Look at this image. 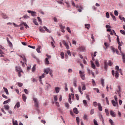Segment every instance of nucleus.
Wrapping results in <instances>:
<instances>
[{"mask_svg": "<svg viewBox=\"0 0 125 125\" xmlns=\"http://www.w3.org/2000/svg\"><path fill=\"white\" fill-rule=\"evenodd\" d=\"M79 74H80V76L81 77V78L82 80H85V75L84 74V72L82 71L81 70H80L79 71Z\"/></svg>", "mask_w": 125, "mask_h": 125, "instance_id": "1", "label": "nucleus"}, {"mask_svg": "<svg viewBox=\"0 0 125 125\" xmlns=\"http://www.w3.org/2000/svg\"><path fill=\"white\" fill-rule=\"evenodd\" d=\"M71 98H72V99H73L74 94H69L68 101H69L70 104H72V99Z\"/></svg>", "mask_w": 125, "mask_h": 125, "instance_id": "2", "label": "nucleus"}, {"mask_svg": "<svg viewBox=\"0 0 125 125\" xmlns=\"http://www.w3.org/2000/svg\"><path fill=\"white\" fill-rule=\"evenodd\" d=\"M33 101H34L35 107L39 108V102H38V99L36 98H34Z\"/></svg>", "mask_w": 125, "mask_h": 125, "instance_id": "3", "label": "nucleus"}, {"mask_svg": "<svg viewBox=\"0 0 125 125\" xmlns=\"http://www.w3.org/2000/svg\"><path fill=\"white\" fill-rule=\"evenodd\" d=\"M78 50H79V51L83 52L85 51V47L84 46H81L78 48Z\"/></svg>", "mask_w": 125, "mask_h": 125, "instance_id": "4", "label": "nucleus"}, {"mask_svg": "<svg viewBox=\"0 0 125 125\" xmlns=\"http://www.w3.org/2000/svg\"><path fill=\"white\" fill-rule=\"evenodd\" d=\"M27 12L28 13H30L31 14V16H33V17H35V16H36V14H37V13L35 11L28 10V11H27Z\"/></svg>", "mask_w": 125, "mask_h": 125, "instance_id": "5", "label": "nucleus"}, {"mask_svg": "<svg viewBox=\"0 0 125 125\" xmlns=\"http://www.w3.org/2000/svg\"><path fill=\"white\" fill-rule=\"evenodd\" d=\"M15 70L16 72H22V69H21V67L20 66H15Z\"/></svg>", "mask_w": 125, "mask_h": 125, "instance_id": "6", "label": "nucleus"}, {"mask_svg": "<svg viewBox=\"0 0 125 125\" xmlns=\"http://www.w3.org/2000/svg\"><path fill=\"white\" fill-rule=\"evenodd\" d=\"M121 56L122 57L123 62L125 63V54L123 52H121Z\"/></svg>", "mask_w": 125, "mask_h": 125, "instance_id": "7", "label": "nucleus"}, {"mask_svg": "<svg viewBox=\"0 0 125 125\" xmlns=\"http://www.w3.org/2000/svg\"><path fill=\"white\" fill-rule=\"evenodd\" d=\"M62 43L65 46L66 49H69L70 47H69V45H68V43L66 42L65 41H62Z\"/></svg>", "mask_w": 125, "mask_h": 125, "instance_id": "8", "label": "nucleus"}, {"mask_svg": "<svg viewBox=\"0 0 125 125\" xmlns=\"http://www.w3.org/2000/svg\"><path fill=\"white\" fill-rule=\"evenodd\" d=\"M111 103L114 107H116V106H118V102H115V101L112 100Z\"/></svg>", "mask_w": 125, "mask_h": 125, "instance_id": "9", "label": "nucleus"}, {"mask_svg": "<svg viewBox=\"0 0 125 125\" xmlns=\"http://www.w3.org/2000/svg\"><path fill=\"white\" fill-rule=\"evenodd\" d=\"M22 98L23 101L24 102H26V100L27 99V97L26 96V95L25 94H22Z\"/></svg>", "mask_w": 125, "mask_h": 125, "instance_id": "10", "label": "nucleus"}, {"mask_svg": "<svg viewBox=\"0 0 125 125\" xmlns=\"http://www.w3.org/2000/svg\"><path fill=\"white\" fill-rule=\"evenodd\" d=\"M1 16L2 18H3V19H8V16H7V15H6L4 13H2Z\"/></svg>", "mask_w": 125, "mask_h": 125, "instance_id": "11", "label": "nucleus"}, {"mask_svg": "<svg viewBox=\"0 0 125 125\" xmlns=\"http://www.w3.org/2000/svg\"><path fill=\"white\" fill-rule=\"evenodd\" d=\"M60 27L61 29V31L62 33H65V30H64V29H65V26H63V25H62V24L60 25Z\"/></svg>", "mask_w": 125, "mask_h": 125, "instance_id": "12", "label": "nucleus"}, {"mask_svg": "<svg viewBox=\"0 0 125 125\" xmlns=\"http://www.w3.org/2000/svg\"><path fill=\"white\" fill-rule=\"evenodd\" d=\"M104 70H105V71H107V70L108 69V64H107V62L106 61L104 62Z\"/></svg>", "mask_w": 125, "mask_h": 125, "instance_id": "13", "label": "nucleus"}, {"mask_svg": "<svg viewBox=\"0 0 125 125\" xmlns=\"http://www.w3.org/2000/svg\"><path fill=\"white\" fill-rule=\"evenodd\" d=\"M110 115L112 116L113 118H115L116 117V114L115 113V112L111 110L110 111Z\"/></svg>", "mask_w": 125, "mask_h": 125, "instance_id": "14", "label": "nucleus"}, {"mask_svg": "<svg viewBox=\"0 0 125 125\" xmlns=\"http://www.w3.org/2000/svg\"><path fill=\"white\" fill-rule=\"evenodd\" d=\"M98 109L99 110V111L101 112L103 110L102 106H101V104L100 103H98Z\"/></svg>", "mask_w": 125, "mask_h": 125, "instance_id": "15", "label": "nucleus"}, {"mask_svg": "<svg viewBox=\"0 0 125 125\" xmlns=\"http://www.w3.org/2000/svg\"><path fill=\"white\" fill-rule=\"evenodd\" d=\"M49 71H50V69L49 68H46L44 70V73L47 75L49 73Z\"/></svg>", "mask_w": 125, "mask_h": 125, "instance_id": "16", "label": "nucleus"}, {"mask_svg": "<svg viewBox=\"0 0 125 125\" xmlns=\"http://www.w3.org/2000/svg\"><path fill=\"white\" fill-rule=\"evenodd\" d=\"M73 112L76 114H79V110H78V108L75 107L73 108Z\"/></svg>", "mask_w": 125, "mask_h": 125, "instance_id": "17", "label": "nucleus"}, {"mask_svg": "<svg viewBox=\"0 0 125 125\" xmlns=\"http://www.w3.org/2000/svg\"><path fill=\"white\" fill-rule=\"evenodd\" d=\"M88 72L89 74H91V75L93 76V77L94 78H95V76L94 75V73L92 71H91L89 69H88Z\"/></svg>", "mask_w": 125, "mask_h": 125, "instance_id": "18", "label": "nucleus"}, {"mask_svg": "<svg viewBox=\"0 0 125 125\" xmlns=\"http://www.w3.org/2000/svg\"><path fill=\"white\" fill-rule=\"evenodd\" d=\"M55 90L56 93H59V91H60V88H59V87H55Z\"/></svg>", "mask_w": 125, "mask_h": 125, "instance_id": "19", "label": "nucleus"}, {"mask_svg": "<svg viewBox=\"0 0 125 125\" xmlns=\"http://www.w3.org/2000/svg\"><path fill=\"white\" fill-rule=\"evenodd\" d=\"M21 58H22L23 61H24V62H25V64H26V62H27V60L26 59V57H25V56L22 55V56H21Z\"/></svg>", "mask_w": 125, "mask_h": 125, "instance_id": "20", "label": "nucleus"}, {"mask_svg": "<svg viewBox=\"0 0 125 125\" xmlns=\"http://www.w3.org/2000/svg\"><path fill=\"white\" fill-rule=\"evenodd\" d=\"M45 77V74L43 73L41 76L39 77L40 79V82L42 81V79H43Z\"/></svg>", "mask_w": 125, "mask_h": 125, "instance_id": "21", "label": "nucleus"}, {"mask_svg": "<svg viewBox=\"0 0 125 125\" xmlns=\"http://www.w3.org/2000/svg\"><path fill=\"white\" fill-rule=\"evenodd\" d=\"M76 7H77V8H79L78 9L79 12H81L82 11V9H83V7H82L81 6L77 5V6H76Z\"/></svg>", "mask_w": 125, "mask_h": 125, "instance_id": "22", "label": "nucleus"}, {"mask_svg": "<svg viewBox=\"0 0 125 125\" xmlns=\"http://www.w3.org/2000/svg\"><path fill=\"white\" fill-rule=\"evenodd\" d=\"M110 16H111V17L113 19V20H114V21H117V19H116V17L114 15V14L111 13L110 14Z\"/></svg>", "mask_w": 125, "mask_h": 125, "instance_id": "23", "label": "nucleus"}, {"mask_svg": "<svg viewBox=\"0 0 125 125\" xmlns=\"http://www.w3.org/2000/svg\"><path fill=\"white\" fill-rule=\"evenodd\" d=\"M84 26H85V28H86V29H87V30H89V28H90V24H85L84 25Z\"/></svg>", "mask_w": 125, "mask_h": 125, "instance_id": "24", "label": "nucleus"}, {"mask_svg": "<svg viewBox=\"0 0 125 125\" xmlns=\"http://www.w3.org/2000/svg\"><path fill=\"white\" fill-rule=\"evenodd\" d=\"M95 64L97 66V67H100V64H99V62H98V60H96L95 62Z\"/></svg>", "mask_w": 125, "mask_h": 125, "instance_id": "25", "label": "nucleus"}, {"mask_svg": "<svg viewBox=\"0 0 125 125\" xmlns=\"http://www.w3.org/2000/svg\"><path fill=\"white\" fill-rule=\"evenodd\" d=\"M43 28L44 29L45 31H46L47 33H51V31H50L49 29H47V27H46V26H43Z\"/></svg>", "mask_w": 125, "mask_h": 125, "instance_id": "26", "label": "nucleus"}, {"mask_svg": "<svg viewBox=\"0 0 125 125\" xmlns=\"http://www.w3.org/2000/svg\"><path fill=\"white\" fill-rule=\"evenodd\" d=\"M115 77L116 79L119 78V72H118V71H115Z\"/></svg>", "mask_w": 125, "mask_h": 125, "instance_id": "27", "label": "nucleus"}, {"mask_svg": "<svg viewBox=\"0 0 125 125\" xmlns=\"http://www.w3.org/2000/svg\"><path fill=\"white\" fill-rule=\"evenodd\" d=\"M12 122L13 125H18V122H17V121H14V119H13Z\"/></svg>", "mask_w": 125, "mask_h": 125, "instance_id": "28", "label": "nucleus"}, {"mask_svg": "<svg viewBox=\"0 0 125 125\" xmlns=\"http://www.w3.org/2000/svg\"><path fill=\"white\" fill-rule=\"evenodd\" d=\"M91 65L93 69H95V64H94V63L92 61L91 62Z\"/></svg>", "mask_w": 125, "mask_h": 125, "instance_id": "29", "label": "nucleus"}, {"mask_svg": "<svg viewBox=\"0 0 125 125\" xmlns=\"http://www.w3.org/2000/svg\"><path fill=\"white\" fill-rule=\"evenodd\" d=\"M3 88L4 89V91H5V92L6 93V94H7V95H8L9 93H8V90L7 89V88L4 87Z\"/></svg>", "mask_w": 125, "mask_h": 125, "instance_id": "30", "label": "nucleus"}, {"mask_svg": "<svg viewBox=\"0 0 125 125\" xmlns=\"http://www.w3.org/2000/svg\"><path fill=\"white\" fill-rule=\"evenodd\" d=\"M36 50L38 53H41V46H38Z\"/></svg>", "mask_w": 125, "mask_h": 125, "instance_id": "31", "label": "nucleus"}, {"mask_svg": "<svg viewBox=\"0 0 125 125\" xmlns=\"http://www.w3.org/2000/svg\"><path fill=\"white\" fill-rule=\"evenodd\" d=\"M4 107L5 110H9L10 107H9V105H4Z\"/></svg>", "mask_w": 125, "mask_h": 125, "instance_id": "32", "label": "nucleus"}, {"mask_svg": "<svg viewBox=\"0 0 125 125\" xmlns=\"http://www.w3.org/2000/svg\"><path fill=\"white\" fill-rule=\"evenodd\" d=\"M18 73L19 78H21V76H22V73H23V70H22V71H19Z\"/></svg>", "mask_w": 125, "mask_h": 125, "instance_id": "33", "label": "nucleus"}, {"mask_svg": "<svg viewBox=\"0 0 125 125\" xmlns=\"http://www.w3.org/2000/svg\"><path fill=\"white\" fill-rule=\"evenodd\" d=\"M101 84H102V86H103V87H104V86H105V84H104V79H101Z\"/></svg>", "mask_w": 125, "mask_h": 125, "instance_id": "34", "label": "nucleus"}, {"mask_svg": "<svg viewBox=\"0 0 125 125\" xmlns=\"http://www.w3.org/2000/svg\"><path fill=\"white\" fill-rule=\"evenodd\" d=\"M45 63L46 65H48V64H49V61H48V58L45 59Z\"/></svg>", "mask_w": 125, "mask_h": 125, "instance_id": "35", "label": "nucleus"}, {"mask_svg": "<svg viewBox=\"0 0 125 125\" xmlns=\"http://www.w3.org/2000/svg\"><path fill=\"white\" fill-rule=\"evenodd\" d=\"M33 23H34L35 25H36V26H39V23L37 21V20L34 19L33 20Z\"/></svg>", "mask_w": 125, "mask_h": 125, "instance_id": "36", "label": "nucleus"}, {"mask_svg": "<svg viewBox=\"0 0 125 125\" xmlns=\"http://www.w3.org/2000/svg\"><path fill=\"white\" fill-rule=\"evenodd\" d=\"M22 25H24V26H25V27H26V29H27V28H29L28 24H27V23L25 22H22Z\"/></svg>", "mask_w": 125, "mask_h": 125, "instance_id": "37", "label": "nucleus"}, {"mask_svg": "<svg viewBox=\"0 0 125 125\" xmlns=\"http://www.w3.org/2000/svg\"><path fill=\"white\" fill-rule=\"evenodd\" d=\"M15 107H17V108H19L20 107V103L18 102L16 105H15Z\"/></svg>", "mask_w": 125, "mask_h": 125, "instance_id": "38", "label": "nucleus"}, {"mask_svg": "<svg viewBox=\"0 0 125 125\" xmlns=\"http://www.w3.org/2000/svg\"><path fill=\"white\" fill-rule=\"evenodd\" d=\"M83 119L85 120V121H87L88 120V118H87V115H86V114H84L83 117Z\"/></svg>", "mask_w": 125, "mask_h": 125, "instance_id": "39", "label": "nucleus"}, {"mask_svg": "<svg viewBox=\"0 0 125 125\" xmlns=\"http://www.w3.org/2000/svg\"><path fill=\"white\" fill-rule=\"evenodd\" d=\"M10 102V99H9L7 101H5L3 103V104L4 105L5 104H7V103H8L9 102Z\"/></svg>", "mask_w": 125, "mask_h": 125, "instance_id": "40", "label": "nucleus"}, {"mask_svg": "<svg viewBox=\"0 0 125 125\" xmlns=\"http://www.w3.org/2000/svg\"><path fill=\"white\" fill-rule=\"evenodd\" d=\"M32 72H35L36 71V64H34L33 67L32 68Z\"/></svg>", "mask_w": 125, "mask_h": 125, "instance_id": "41", "label": "nucleus"}, {"mask_svg": "<svg viewBox=\"0 0 125 125\" xmlns=\"http://www.w3.org/2000/svg\"><path fill=\"white\" fill-rule=\"evenodd\" d=\"M60 55L61 56L62 59H64V53L61 52Z\"/></svg>", "mask_w": 125, "mask_h": 125, "instance_id": "42", "label": "nucleus"}, {"mask_svg": "<svg viewBox=\"0 0 125 125\" xmlns=\"http://www.w3.org/2000/svg\"><path fill=\"white\" fill-rule=\"evenodd\" d=\"M93 106H94V107H96L97 106H98V104H97V102H94L93 103Z\"/></svg>", "mask_w": 125, "mask_h": 125, "instance_id": "43", "label": "nucleus"}, {"mask_svg": "<svg viewBox=\"0 0 125 125\" xmlns=\"http://www.w3.org/2000/svg\"><path fill=\"white\" fill-rule=\"evenodd\" d=\"M76 121H77V125H79V124H80V118H79V117H77L76 118Z\"/></svg>", "mask_w": 125, "mask_h": 125, "instance_id": "44", "label": "nucleus"}, {"mask_svg": "<svg viewBox=\"0 0 125 125\" xmlns=\"http://www.w3.org/2000/svg\"><path fill=\"white\" fill-rule=\"evenodd\" d=\"M120 32L121 34H122V35H124V36H125V30H120Z\"/></svg>", "mask_w": 125, "mask_h": 125, "instance_id": "45", "label": "nucleus"}, {"mask_svg": "<svg viewBox=\"0 0 125 125\" xmlns=\"http://www.w3.org/2000/svg\"><path fill=\"white\" fill-rule=\"evenodd\" d=\"M65 107L69 109V107H70V105L68 103H65Z\"/></svg>", "mask_w": 125, "mask_h": 125, "instance_id": "46", "label": "nucleus"}, {"mask_svg": "<svg viewBox=\"0 0 125 125\" xmlns=\"http://www.w3.org/2000/svg\"><path fill=\"white\" fill-rule=\"evenodd\" d=\"M83 104H84V106H86L87 105V102L86 100H83Z\"/></svg>", "mask_w": 125, "mask_h": 125, "instance_id": "47", "label": "nucleus"}, {"mask_svg": "<svg viewBox=\"0 0 125 125\" xmlns=\"http://www.w3.org/2000/svg\"><path fill=\"white\" fill-rule=\"evenodd\" d=\"M114 15H115V16H118L119 15V12H118V11H114Z\"/></svg>", "mask_w": 125, "mask_h": 125, "instance_id": "48", "label": "nucleus"}, {"mask_svg": "<svg viewBox=\"0 0 125 125\" xmlns=\"http://www.w3.org/2000/svg\"><path fill=\"white\" fill-rule=\"evenodd\" d=\"M78 89H79V92H80V93L81 94H83V92L82 91V88L81 87V86H79V88H78Z\"/></svg>", "mask_w": 125, "mask_h": 125, "instance_id": "49", "label": "nucleus"}, {"mask_svg": "<svg viewBox=\"0 0 125 125\" xmlns=\"http://www.w3.org/2000/svg\"><path fill=\"white\" fill-rule=\"evenodd\" d=\"M23 18L24 19H28V18H30V17L28 15H24L23 16Z\"/></svg>", "mask_w": 125, "mask_h": 125, "instance_id": "50", "label": "nucleus"}, {"mask_svg": "<svg viewBox=\"0 0 125 125\" xmlns=\"http://www.w3.org/2000/svg\"><path fill=\"white\" fill-rule=\"evenodd\" d=\"M18 86H19L20 87H21V86H22L23 85V83H18Z\"/></svg>", "mask_w": 125, "mask_h": 125, "instance_id": "51", "label": "nucleus"}, {"mask_svg": "<svg viewBox=\"0 0 125 125\" xmlns=\"http://www.w3.org/2000/svg\"><path fill=\"white\" fill-rule=\"evenodd\" d=\"M106 18H110V15L109 14V12H108L106 13Z\"/></svg>", "mask_w": 125, "mask_h": 125, "instance_id": "52", "label": "nucleus"}, {"mask_svg": "<svg viewBox=\"0 0 125 125\" xmlns=\"http://www.w3.org/2000/svg\"><path fill=\"white\" fill-rule=\"evenodd\" d=\"M66 30L67 32H68V33H70V34H71V29H70V28H69V27H66Z\"/></svg>", "mask_w": 125, "mask_h": 125, "instance_id": "53", "label": "nucleus"}, {"mask_svg": "<svg viewBox=\"0 0 125 125\" xmlns=\"http://www.w3.org/2000/svg\"><path fill=\"white\" fill-rule=\"evenodd\" d=\"M93 122L95 125H98V124L97 123V121H96L95 119L93 120Z\"/></svg>", "mask_w": 125, "mask_h": 125, "instance_id": "54", "label": "nucleus"}, {"mask_svg": "<svg viewBox=\"0 0 125 125\" xmlns=\"http://www.w3.org/2000/svg\"><path fill=\"white\" fill-rule=\"evenodd\" d=\"M67 53L68 55H69V56H71L72 54H71V51L68 50Z\"/></svg>", "mask_w": 125, "mask_h": 125, "instance_id": "55", "label": "nucleus"}, {"mask_svg": "<svg viewBox=\"0 0 125 125\" xmlns=\"http://www.w3.org/2000/svg\"><path fill=\"white\" fill-rule=\"evenodd\" d=\"M105 101L106 102V104H107V105H109V100H108V98L107 97L105 98Z\"/></svg>", "mask_w": 125, "mask_h": 125, "instance_id": "56", "label": "nucleus"}, {"mask_svg": "<svg viewBox=\"0 0 125 125\" xmlns=\"http://www.w3.org/2000/svg\"><path fill=\"white\" fill-rule=\"evenodd\" d=\"M24 92H25V93H26V94H28V93H29V91H28L27 89H24Z\"/></svg>", "mask_w": 125, "mask_h": 125, "instance_id": "57", "label": "nucleus"}, {"mask_svg": "<svg viewBox=\"0 0 125 125\" xmlns=\"http://www.w3.org/2000/svg\"><path fill=\"white\" fill-rule=\"evenodd\" d=\"M111 50L112 51V52L113 53H115V52H116V49H115L114 47L111 48Z\"/></svg>", "mask_w": 125, "mask_h": 125, "instance_id": "58", "label": "nucleus"}, {"mask_svg": "<svg viewBox=\"0 0 125 125\" xmlns=\"http://www.w3.org/2000/svg\"><path fill=\"white\" fill-rule=\"evenodd\" d=\"M73 85L75 87L77 86V81H74L73 82Z\"/></svg>", "mask_w": 125, "mask_h": 125, "instance_id": "59", "label": "nucleus"}, {"mask_svg": "<svg viewBox=\"0 0 125 125\" xmlns=\"http://www.w3.org/2000/svg\"><path fill=\"white\" fill-rule=\"evenodd\" d=\"M92 83L93 86H94V85H96V83H95V81H94V80H92Z\"/></svg>", "mask_w": 125, "mask_h": 125, "instance_id": "60", "label": "nucleus"}, {"mask_svg": "<svg viewBox=\"0 0 125 125\" xmlns=\"http://www.w3.org/2000/svg\"><path fill=\"white\" fill-rule=\"evenodd\" d=\"M40 31L42 33L43 32H44V30H43V28L42 27H40Z\"/></svg>", "mask_w": 125, "mask_h": 125, "instance_id": "61", "label": "nucleus"}, {"mask_svg": "<svg viewBox=\"0 0 125 125\" xmlns=\"http://www.w3.org/2000/svg\"><path fill=\"white\" fill-rule=\"evenodd\" d=\"M105 27L106 28V29H111V26H110L108 24H106L105 25Z\"/></svg>", "mask_w": 125, "mask_h": 125, "instance_id": "62", "label": "nucleus"}, {"mask_svg": "<svg viewBox=\"0 0 125 125\" xmlns=\"http://www.w3.org/2000/svg\"><path fill=\"white\" fill-rule=\"evenodd\" d=\"M108 65L109 66H112L113 65V62L111 61H109L108 62Z\"/></svg>", "mask_w": 125, "mask_h": 125, "instance_id": "63", "label": "nucleus"}, {"mask_svg": "<svg viewBox=\"0 0 125 125\" xmlns=\"http://www.w3.org/2000/svg\"><path fill=\"white\" fill-rule=\"evenodd\" d=\"M57 2L60 3V4H62L63 3V0H60V1H58Z\"/></svg>", "mask_w": 125, "mask_h": 125, "instance_id": "64", "label": "nucleus"}]
</instances>
